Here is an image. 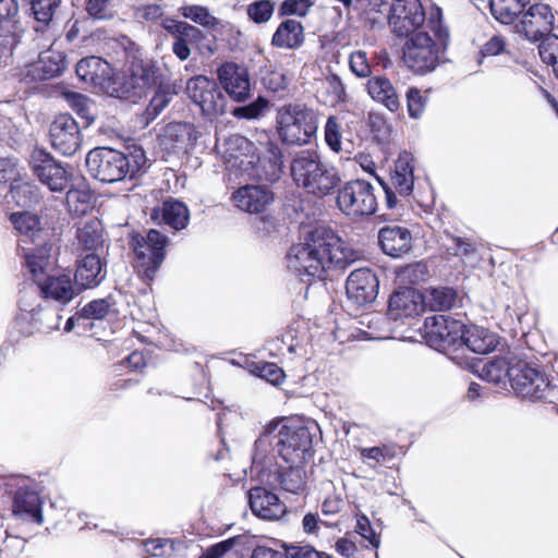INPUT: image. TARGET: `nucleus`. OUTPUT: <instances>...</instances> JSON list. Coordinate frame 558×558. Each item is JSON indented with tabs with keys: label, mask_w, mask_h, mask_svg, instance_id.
<instances>
[{
	"label": "nucleus",
	"mask_w": 558,
	"mask_h": 558,
	"mask_svg": "<svg viewBox=\"0 0 558 558\" xmlns=\"http://www.w3.org/2000/svg\"><path fill=\"white\" fill-rule=\"evenodd\" d=\"M332 229L318 226L310 230L304 240L291 246L288 267L299 276L324 278L331 269H343L359 258Z\"/></svg>",
	"instance_id": "nucleus-1"
},
{
	"label": "nucleus",
	"mask_w": 558,
	"mask_h": 558,
	"mask_svg": "<svg viewBox=\"0 0 558 558\" xmlns=\"http://www.w3.org/2000/svg\"><path fill=\"white\" fill-rule=\"evenodd\" d=\"M275 452L286 462L303 465L313 456V433L310 427L281 422L268 424L255 441L253 465L266 470Z\"/></svg>",
	"instance_id": "nucleus-2"
},
{
	"label": "nucleus",
	"mask_w": 558,
	"mask_h": 558,
	"mask_svg": "<svg viewBox=\"0 0 558 558\" xmlns=\"http://www.w3.org/2000/svg\"><path fill=\"white\" fill-rule=\"evenodd\" d=\"M428 28L407 36L403 47L404 64L417 74L433 71L439 60L440 49H445L449 39L447 27L441 22V11L436 8L429 15Z\"/></svg>",
	"instance_id": "nucleus-3"
},
{
	"label": "nucleus",
	"mask_w": 558,
	"mask_h": 558,
	"mask_svg": "<svg viewBox=\"0 0 558 558\" xmlns=\"http://www.w3.org/2000/svg\"><path fill=\"white\" fill-rule=\"evenodd\" d=\"M147 163L142 147H133L129 154L109 147H97L86 156L88 172L105 183H114L126 175L133 177Z\"/></svg>",
	"instance_id": "nucleus-4"
},
{
	"label": "nucleus",
	"mask_w": 558,
	"mask_h": 558,
	"mask_svg": "<svg viewBox=\"0 0 558 558\" xmlns=\"http://www.w3.org/2000/svg\"><path fill=\"white\" fill-rule=\"evenodd\" d=\"M290 173L299 187L316 197L329 195L341 181L337 168L323 161L319 154L311 149L293 157Z\"/></svg>",
	"instance_id": "nucleus-5"
},
{
	"label": "nucleus",
	"mask_w": 558,
	"mask_h": 558,
	"mask_svg": "<svg viewBox=\"0 0 558 558\" xmlns=\"http://www.w3.org/2000/svg\"><path fill=\"white\" fill-rule=\"evenodd\" d=\"M276 132L289 146H303L311 142L318 130V113L301 102L284 104L276 109Z\"/></svg>",
	"instance_id": "nucleus-6"
},
{
	"label": "nucleus",
	"mask_w": 558,
	"mask_h": 558,
	"mask_svg": "<svg viewBox=\"0 0 558 558\" xmlns=\"http://www.w3.org/2000/svg\"><path fill=\"white\" fill-rule=\"evenodd\" d=\"M464 324L450 316L438 315L425 319L426 343L444 354L448 355L457 364L461 365L460 345Z\"/></svg>",
	"instance_id": "nucleus-7"
},
{
	"label": "nucleus",
	"mask_w": 558,
	"mask_h": 558,
	"mask_svg": "<svg viewBox=\"0 0 558 558\" xmlns=\"http://www.w3.org/2000/svg\"><path fill=\"white\" fill-rule=\"evenodd\" d=\"M161 82V75L156 63L150 59H134L129 73L114 87L117 96L135 101Z\"/></svg>",
	"instance_id": "nucleus-8"
},
{
	"label": "nucleus",
	"mask_w": 558,
	"mask_h": 558,
	"mask_svg": "<svg viewBox=\"0 0 558 558\" xmlns=\"http://www.w3.org/2000/svg\"><path fill=\"white\" fill-rule=\"evenodd\" d=\"M339 209L353 219L368 217L377 209V197L374 186L365 180H352L338 191Z\"/></svg>",
	"instance_id": "nucleus-9"
},
{
	"label": "nucleus",
	"mask_w": 558,
	"mask_h": 558,
	"mask_svg": "<svg viewBox=\"0 0 558 558\" xmlns=\"http://www.w3.org/2000/svg\"><path fill=\"white\" fill-rule=\"evenodd\" d=\"M167 236L157 230H149L145 236L133 238V247L136 256L138 272L148 280H153L165 258Z\"/></svg>",
	"instance_id": "nucleus-10"
},
{
	"label": "nucleus",
	"mask_w": 558,
	"mask_h": 558,
	"mask_svg": "<svg viewBox=\"0 0 558 558\" xmlns=\"http://www.w3.org/2000/svg\"><path fill=\"white\" fill-rule=\"evenodd\" d=\"M428 19L420 0H393L389 25L393 34L407 37L428 28Z\"/></svg>",
	"instance_id": "nucleus-11"
},
{
	"label": "nucleus",
	"mask_w": 558,
	"mask_h": 558,
	"mask_svg": "<svg viewBox=\"0 0 558 558\" xmlns=\"http://www.w3.org/2000/svg\"><path fill=\"white\" fill-rule=\"evenodd\" d=\"M510 384L514 392L522 398L539 400L545 397L549 381L537 366L522 360L512 363Z\"/></svg>",
	"instance_id": "nucleus-12"
},
{
	"label": "nucleus",
	"mask_w": 558,
	"mask_h": 558,
	"mask_svg": "<svg viewBox=\"0 0 558 558\" xmlns=\"http://www.w3.org/2000/svg\"><path fill=\"white\" fill-rule=\"evenodd\" d=\"M514 29L530 41L544 39L555 29V15L551 8L545 3L530 5L514 25Z\"/></svg>",
	"instance_id": "nucleus-13"
},
{
	"label": "nucleus",
	"mask_w": 558,
	"mask_h": 558,
	"mask_svg": "<svg viewBox=\"0 0 558 558\" xmlns=\"http://www.w3.org/2000/svg\"><path fill=\"white\" fill-rule=\"evenodd\" d=\"M185 90L189 98L202 109L204 114L223 112L225 97L214 80L205 75L194 76L187 81Z\"/></svg>",
	"instance_id": "nucleus-14"
},
{
	"label": "nucleus",
	"mask_w": 558,
	"mask_h": 558,
	"mask_svg": "<svg viewBox=\"0 0 558 558\" xmlns=\"http://www.w3.org/2000/svg\"><path fill=\"white\" fill-rule=\"evenodd\" d=\"M218 149L230 167L242 171L254 169L262 162V158L256 155L254 143L239 134L226 138L221 145H218Z\"/></svg>",
	"instance_id": "nucleus-15"
},
{
	"label": "nucleus",
	"mask_w": 558,
	"mask_h": 558,
	"mask_svg": "<svg viewBox=\"0 0 558 558\" xmlns=\"http://www.w3.org/2000/svg\"><path fill=\"white\" fill-rule=\"evenodd\" d=\"M49 135L52 146L63 155L71 156L80 148L81 131L69 114H60L53 120Z\"/></svg>",
	"instance_id": "nucleus-16"
},
{
	"label": "nucleus",
	"mask_w": 558,
	"mask_h": 558,
	"mask_svg": "<svg viewBox=\"0 0 558 558\" xmlns=\"http://www.w3.org/2000/svg\"><path fill=\"white\" fill-rule=\"evenodd\" d=\"M378 278L369 268L353 270L345 282L348 298L357 305L372 303L378 294Z\"/></svg>",
	"instance_id": "nucleus-17"
},
{
	"label": "nucleus",
	"mask_w": 558,
	"mask_h": 558,
	"mask_svg": "<svg viewBox=\"0 0 558 558\" xmlns=\"http://www.w3.org/2000/svg\"><path fill=\"white\" fill-rule=\"evenodd\" d=\"M218 78L232 100L242 102L251 96L250 74L244 66L227 62L218 69Z\"/></svg>",
	"instance_id": "nucleus-18"
},
{
	"label": "nucleus",
	"mask_w": 558,
	"mask_h": 558,
	"mask_svg": "<svg viewBox=\"0 0 558 558\" xmlns=\"http://www.w3.org/2000/svg\"><path fill=\"white\" fill-rule=\"evenodd\" d=\"M34 173L39 181L52 192H61L68 185L65 169L44 150H34L32 154Z\"/></svg>",
	"instance_id": "nucleus-19"
},
{
	"label": "nucleus",
	"mask_w": 558,
	"mask_h": 558,
	"mask_svg": "<svg viewBox=\"0 0 558 558\" xmlns=\"http://www.w3.org/2000/svg\"><path fill=\"white\" fill-rule=\"evenodd\" d=\"M231 201L241 211L258 215L274 202V194L265 185L247 184L235 190Z\"/></svg>",
	"instance_id": "nucleus-20"
},
{
	"label": "nucleus",
	"mask_w": 558,
	"mask_h": 558,
	"mask_svg": "<svg viewBox=\"0 0 558 558\" xmlns=\"http://www.w3.org/2000/svg\"><path fill=\"white\" fill-rule=\"evenodd\" d=\"M106 265L102 254H84L77 262L74 274L77 290L93 289L99 286L107 276Z\"/></svg>",
	"instance_id": "nucleus-21"
},
{
	"label": "nucleus",
	"mask_w": 558,
	"mask_h": 558,
	"mask_svg": "<svg viewBox=\"0 0 558 558\" xmlns=\"http://www.w3.org/2000/svg\"><path fill=\"white\" fill-rule=\"evenodd\" d=\"M106 233L101 221L97 218L86 219L77 226L75 250L83 254H104Z\"/></svg>",
	"instance_id": "nucleus-22"
},
{
	"label": "nucleus",
	"mask_w": 558,
	"mask_h": 558,
	"mask_svg": "<svg viewBox=\"0 0 558 558\" xmlns=\"http://www.w3.org/2000/svg\"><path fill=\"white\" fill-rule=\"evenodd\" d=\"M287 464V466L279 465L272 470L270 468V463L264 471H262L260 466L255 468L260 473L267 472L266 481L269 484L279 485L284 492L300 495L305 490V472L303 471L302 465H294L292 463Z\"/></svg>",
	"instance_id": "nucleus-23"
},
{
	"label": "nucleus",
	"mask_w": 558,
	"mask_h": 558,
	"mask_svg": "<svg viewBox=\"0 0 558 558\" xmlns=\"http://www.w3.org/2000/svg\"><path fill=\"white\" fill-rule=\"evenodd\" d=\"M65 69V59L54 51L40 53L38 60L26 64L17 74L24 81H44L57 76Z\"/></svg>",
	"instance_id": "nucleus-24"
},
{
	"label": "nucleus",
	"mask_w": 558,
	"mask_h": 558,
	"mask_svg": "<svg viewBox=\"0 0 558 558\" xmlns=\"http://www.w3.org/2000/svg\"><path fill=\"white\" fill-rule=\"evenodd\" d=\"M248 504L252 512L264 520H278L287 511V507L278 496L265 487H253L248 492Z\"/></svg>",
	"instance_id": "nucleus-25"
},
{
	"label": "nucleus",
	"mask_w": 558,
	"mask_h": 558,
	"mask_svg": "<svg viewBox=\"0 0 558 558\" xmlns=\"http://www.w3.org/2000/svg\"><path fill=\"white\" fill-rule=\"evenodd\" d=\"M424 312L423 293L415 289L396 291L389 300L388 315L397 320L405 317H414Z\"/></svg>",
	"instance_id": "nucleus-26"
},
{
	"label": "nucleus",
	"mask_w": 558,
	"mask_h": 558,
	"mask_svg": "<svg viewBox=\"0 0 558 558\" xmlns=\"http://www.w3.org/2000/svg\"><path fill=\"white\" fill-rule=\"evenodd\" d=\"M379 244L383 252L389 256L398 257L411 248V232L400 226L385 227L379 231Z\"/></svg>",
	"instance_id": "nucleus-27"
},
{
	"label": "nucleus",
	"mask_w": 558,
	"mask_h": 558,
	"mask_svg": "<svg viewBox=\"0 0 558 558\" xmlns=\"http://www.w3.org/2000/svg\"><path fill=\"white\" fill-rule=\"evenodd\" d=\"M461 340L462 343L459 352L461 356L464 354L465 350L477 354H487L497 345L496 336L489 330L477 326H471L468 329L464 327Z\"/></svg>",
	"instance_id": "nucleus-28"
},
{
	"label": "nucleus",
	"mask_w": 558,
	"mask_h": 558,
	"mask_svg": "<svg viewBox=\"0 0 558 558\" xmlns=\"http://www.w3.org/2000/svg\"><path fill=\"white\" fill-rule=\"evenodd\" d=\"M13 513L22 520L43 524L44 517L39 495L32 490H17L13 501Z\"/></svg>",
	"instance_id": "nucleus-29"
},
{
	"label": "nucleus",
	"mask_w": 558,
	"mask_h": 558,
	"mask_svg": "<svg viewBox=\"0 0 558 558\" xmlns=\"http://www.w3.org/2000/svg\"><path fill=\"white\" fill-rule=\"evenodd\" d=\"M388 185L401 196H409L412 193L414 177L411 154L403 151L399 155Z\"/></svg>",
	"instance_id": "nucleus-30"
},
{
	"label": "nucleus",
	"mask_w": 558,
	"mask_h": 558,
	"mask_svg": "<svg viewBox=\"0 0 558 558\" xmlns=\"http://www.w3.org/2000/svg\"><path fill=\"white\" fill-rule=\"evenodd\" d=\"M366 87L373 100L381 104L391 112L399 110V95L389 78L383 75L374 76L368 80Z\"/></svg>",
	"instance_id": "nucleus-31"
},
{
	"label": "nucleus",
	"mask_w": 558,
	"mask_h": 558,
	"mask_svg": "<svg viewBox=\"0 0 558 558\" xmlns=\"http://www.w3.org/2000/svg\"><path fill=\"white\" fill-rule=\"evenodd\" d=\"M37 286L44 298L62 304L69 303L75 294V288L69 275L48 277L43 282H37Z\"/></svg>",
	"instance_id": "nucleus-32"
},
{
	"label": "nucleus",
	"mask_w": 558,
	"mask_h": 558,
	"mask_svg": "<svg viewBox=\"0 0 558 558\" xmlns=\"http://www.w3.org/2000/svg\"><path fill=\"white\" fill-rule=\"evenodd\" d=\"M193 126L187 123H171L159 136V144L168 153H178L193 141Z\"/></svg>",
	"instance_id": "nucleus-33"
},
{
	"label": "nucleus",
	"mask_w": 558,
	"mask_h": 558,
	"mask_svg": "<svg viewBox=\"0 0 558 558\" xmlns=\"http://www.w3.org/2000/svg\"><path fill=\"white\" fill-rule=\"evenodd\" d=\"M151 217L160 218L174 230H182L187 226L190 211L185 204L179 201H165L160 209H155Z\"/></svg>",
	"instance_id": "nucleus-34"
},
{
	"label": "nucleus",
	"mask_w": 558,
	"mask_h": 558,
	"mask_svg": "<svg viewBox=\"0 0 558 558\" xmlns=\"http://www.w3.org/2000/svg\"><path fill=\"white\" fill-rule=\"evenodd\" d=\"M11 221L16 231L23 236L22 243H37L46 240L45 232L40 227L38 217L32 213H14L11 215Z\"/></svg>",
	"instance_id": "nucleus-35"
},
{
	"label": "nucleus",
	"mask_w": 558,
	"mask_h": 558,
	"mask_svg": "<svg viewBox=\"0 0 558 558\" xmlns=\"http://www.w3.org/2000/svg\"><path fill=\"white\" fill-rule=\"evenodd\" d=\"M304 40V29L302 24L293 19L283 21L275 32L271 43L279 48L293 49L299 47Z\"/></svg>",
	"instance_id": "nucleus-36"
},
{
	"label": "nucleus",
	"mask_w": 558,
	"mask_h": 558,
	"mask_svg": "<svg viewBox=\"0 0 558 558\" xmlns=\"http://www.w3.org/2000/svg\"><path fill=\"white\" fill-rule=\"evenodd\" d=\"M76 74L84 82L102 84L110 75V66L101 58L90 56L77 62Z\"/></svg>",
	"instance_id": "nucleus-37"
},
{
	"label": "nucleus",
	"mask_w": 558,
	"mask_h": 558,
	"mask_svg": "<svg viewBox=\"0 0 558 558\" xmlns=\"http://www.w3.org/2000/svg\"><path fill=\"white\" fill-rule=\"evenodd\" d=\"M531 0H490V13L501 24H513Z\"/></svg>",
	"instance_id": "nucleus-38"
},
{
	"label": "nucleus",
	"mask_w": 558,
	"mask_h": 558,
	"mask_svg": "<svg viewBox=\"0 0 558 558\" xmlns=\"http://www.w3.org/2000/svg\"><path fill=\"white\" fill-rule=\"evenodd\" d=\"M424 311H449L457 303V293L452 288L441 287L427 290L424 294Z\"/></svg>",
	"instance_id": "nucleus-39"
},
{
	"label": "nucleus",
	"mask_w": 558,
	"mask_h": 558,
	"mask_svg": "<svg viewBox=\"0 0 558 558\" xmlns=\"http://www.w3.org/2000/svg\"><path fill=\"white\" fill-rule=\"evenodd\" d=\"M36 244V248L22 246L26 266L34 276H37L48 266L50 256V247L46 240L38 241Z\"/></svg>",
	"instance_id": "nucleus-40"
},
{
	"label": "nucleus",
	"mask_w": 558,
	"mask_h": 558,
	"mask_svg": "<svg viewBox=\"0 0 558 558\" xmlns=\"http://www.w3.org/2000/svg\"><path fill=\"white\" fill-rule=\"evenodd\" d=\"M514 361H508L504 357L489 361L483 366L481 376L494 384H500L506 378L510 380V373H512V363Z\"/></svg>",
	"instance_id": "nucleus-41"
},
{
	"label": "nucleus",
	"mask_w": 558,
	"mask_h": 558,
	"mask_svg": "<svg viewBox=\"0 0 558 558\" xmlns=\"http://www.w3.org/2000/svg\"><path fill=\"white\" fill-rule=\"evenodd\" d=\"M156 87L157 90L155 92L153 98L149 101V105L146 108V116L148 120L156 119L160 112L166 107H168L173 96L175 95V92L170 84H162L160 82Z\"/></svg>",
	"instance_id": "nucleus-42"
},
{
	"label": "nucleus",
	"mask_w": 558,
	"mask_h": 558,
	"mask_svg": "<svg viewBox=\"0 0 558 558\" xmlns=\"http://www.w3.org/2000/svg\"><path fill=\"white\" fill-rule=\"evenodd\" d=\"M322 84L326 93V102L335 106L347 100L345 86L337 74L327 75Z\"/></svg>",
	"instance_id": "nucleus-43"
},
{
	"label": "nucleus",
	"mask_w": 558,
	"mask_h": 558,
	"mask_svg": "<svg viewBox=\"0 0 558 558\" xmlns=\"http://www.w3.org/2000/svg\"><path fill=\"white\" fill-rule=\"evenodd\" d=\"M12 199L19 206L26 207L38 201L37 189L29 182H23L21 179L9 187Z\"/></svg>",
	"instance_id": "nucleus-44"
},
{
	"label": "nucleus",
	"mask_w": 558,
	"mask_h": 558,
	"mask_svg": "<svg viewBox=\"0 0 558 558\" xmlns=\"http://www.w3.org/2000/svg\"><path fill=\"white\" fill-rule=\"evenodd\" d=\"M161 26L165 31L174 37V40L178 38L182 39V37H201L202 35V32L197 27L190 25L186 22L177 21L171 17H163L161 20Z\"/></svg>",
	"instance_id": "nucleus-45"
},
{
	"label": "nucleus",
	"mask_w": 558,
	"mask_h": 558,
	"mask_svg": "<svg viewBox=\"0 0 558 558\" xmlns=\"http://www.w3.org/2000/svg\"><path fill=\"white\" fill-rule=\"evenodd\" d=\"M181 15L203 26H215L217 19L213 16L207 8L202 5H183L179 9Z\"/></svg>",
	"instance_id": "nucleus-46"
},
{
	"label": "nucleus",
	"mask_w": 558,
	"mask_h": 558,
	"mask_svg": "<svg viewBox=\"0 0 558 558\" xmlns=\"http://www.w3.org/2000/svg\"><path fill=\"white\" fill-rule=\"evenodd\" d=\"M324 137L327 146L333 153H340L342 150L341 145V124L337 117L330 116L328 117L325 128H324Z\"/></svg>",
	"instance_id": "nucleus-47"
},
{
	"label": "nucleus",
	"mask_w": 558,
	"mask_h": 558,
	"mask_svg": "<svg viewBox=\"0 0 558 558\" xmlns=\"http://www.w3.org/2000/svg\"><path fill=\"white\" fill-rule=\"evenodd\" d=\"M268 107L269 101L266 98L259 96L253 102L246 106L234 108L232 114L238 119L254 120L264 116Z\"/></svg>",
	"instance_id": "nucleus-48"
},
{
	"label": "nucleus",
	"mask_w": 558,
	"mask_h": 558,
	"mask_svg": "<svg viewBox=\"0 0 558 558\" xmlns=\"http://www.w3.org/2000/svg\"><path fill=\"white\" fill-rule=\"evenodd\" d=\"M65 201L70 211L75 214L85 213L90 201V192L86 187L70 189Z\"/></svg>",
	"instance_id": "nucleus-49"
},
{
	"label": "nucleus",
	"mask_w": 558,
	"mask_h": 558,
	"mask_svg": "<svg viewBox=\"0 0 558 558\" xmlns=\"http://www.w3.org/2000/svg\"><path fill=\"white\" fill-rule=\"evenodd\" d=\"M60 1L61 0H31L35 19L38 22L48 24L58 9Z\"/></svg>",
	"instance_id": "nucleus-50"
},
{
	"label": "nucleus",
	"mask_w": 558,
	"mask_h": 558,
	"mask_svg": "<svg viewBox=\"0 0 558 558\" xmlns=\"http://www.w3.org/2000/svg\"><path fill=\"white\" fill-rule=\"evenodd\" d=\"M452 245L447 250L461 259H473L476 256V244L466 238L451 236Z\"/></svg>",
	"instance_id": "nucleus-51"
},
{
	"label": "nucleus",
	"mask_w": 558,
	"mask_h": 558,
	"mask_svg": "<svg viewBox=\"0 0 558 558\" xmlns=\"http://www.w3.org/2000/svg\"><path fill=\"white\" fill-rule=\"evenodd\" d=\"M349 66L351 72L357 77L365 78L372 74L367 53L363 50H355L350 53Z\"/></svg>",
	"instance_id": "nucleus-52"
},
{
	"label": "nucleus",
	"mask_w": 558,
	"mask_h": 558,
	"mask_svg": "<svg viewBox=\"0 0 558 558\" xmlns=\"http://www.w3.org/2000/svg\"><path fill=\"white\" fill-rule=\"evenodd\" d=\"M274 3L269 0L255 1L247 7V15L255 23H266L274 13Z\"/></svg>",
	"instance_id": "nucleus-53"
},
{
	"label": "nucleus",
	"mask_w": 558,
	"mask_h": 558,
	"mask_svg": "<svg viewBox=\"0 0 558 558\" xmlns=\"http://www.w3.org/2000/svg\"><path fill=\"white\" fill-rule=\"evenodd\" d=\"M427 276V267L423 263H414L402 268L398 277L401 282L409 284H417L425 280Z\"/></svg>",
	"instance_id": "nucleus-54"
},
{
	"label": "nucleus",
	"mask_w": 558,
	"mask_h": 558,
	"mask_svg": "<svg viewBox=\"0 0 558 558\" xmlns=\"http://www.w3.org/2000/svg\"><path fill=\"white\" fill-rule=\"evenodd\" d=\"M20 180V170L15 160L0 157V186L11 187Z\"/></svg>",
	"instance_id": "nucleus-55"
},
{
	"label": "nucleus",
	"mask_w": 558,
	"mask_h": 558,
	"mask_svg": "<svg viewBox=\"0 0 558 558\" xmlns=\"http://www.w3.org/2000/svg\"><path fill=\"white\" fill-rule=\"evenodd\" d=\"M407 102L410 117L418 119L425 110L427 98L418 88L410 87L407 92Z\"/></svg>",
	"instance_id": "nucleus-56"
},
{
	"label": "nucleus",
	"mask_w": 558,
	"mask_h": 558,
	"mask_svg": "<svg viewBox=\"0 0 558 558\" xmlns=\"http://www.w3.org/2000/svg\"><path fill=\"white\" fill-rule=\"evenodd\" d=\"M539 56L545 63H557L558 35L549 34L538 46Z\"/></svg>",
	"instance_id": "nucleus-57"
},
{
	"label": "nucleus",
	"mask_w": 558,
	"mask_h": 558,
	"mask_svg": "<svg viewBox=\"0 0 558 558\" xmlns=\"http://www.w3.org/2000/svg\"><path fill=\"white\" fill-rule=\"evenodd\" d=\"M110 1L111 0H86L85 10L94 20H109L113 16Z\"/></svg>",
	"instance_id": "nucleus-58"
},
{
	"label": "nucleus",
	"mask_w": 558,
	"mask_h": 558,
	"mask_svg": "<svg viewBox=\"0 0 558 558\" xmlns=\"http://www.w3.org/2000/svg\"><path fill=\"white\" fill-rule=\"evenodd\" d=\"M110 306L111 304L106 299L95 300L82 308L81 316L88 319H101L108 314Z\"/></svg>",
	"instance_id": "nucleus-59"
},
{
	"label": "nucleus",
	"mask_w": 558,
	"mask_h": 558,
	"mask_svg": "<svg viewBox=\"0 0 558 558\" xmlns=\"http://www.w3.org/2000/svg\"><path fill=\"white\" fill-rule=\"evenodd\" d=\"M302 531L308 536H318L320 527H328L329 524L323 521L318 513L307 512L301 521Z\"/></svg>",
	"instance_id": "nucleus-60"
},
{
	"label": "nucleus",
	"mask_w": 558,
	"mask_h": 558,
	"mask_svg": "<svg viewBox=\"0 0 558 558\" xmlns=\"http://www.w3.org/2000/svg\"><path fill=\"white\" fill-rule=\"evenodd\" d=\"M257 369L258 376L272 385H279L284 378L283 371L274 363H265Z\"/></svg>",
	"instance_id": "nucleus-61"
},
{
	"label": "nucleus",
	"mask_w": 558,
	"mask_h": 558,
	"mask_svg": "<svg viewBox=\"0 0 558 558\" xmlns=\"http://www.w3.org/2000/svg\"><path fill=\"white\" fill-rule=\"evenodd\" d=\"M355 530L361 536L367 539L369 544H372L375 547H378L379 538L377 534L374 532L367 517L363 514L357 515Z\"/></svg>",
	"instance_id": "nucleus-62"
},
{
	"label": "nucleus",
	"mask_w": 558,
	"mask_h": 558,
	"mask_svg": "<svg viewBox=\"0 0 558 558\" xmlns=\"http://www.w3.org/2000/svg\"><path fill=\"white\" fill-rule=\"evenodd\" d=\"M286 556L288 558H327L324 553L317 551L310 545L290 546L287 549Z\"/></svg>",
	"instance_id": "nucleus-63"
},
{
	"label": "nucleus",
	"mask_w": 558,
	"mask_h": 558,
	"mask_svg": "<svg viewBox=\"0 0 558 558\" xmlns=\"http://www.w3.org/2000/svg\"><path fill=\"white\" fill-rule=\"evenodd\" d=\"M236 542L235 538H229L226 541H222L220 543H217L210 547H208L201 558H221L227 551H229L234 543Z\"/></svg>",
	"instance_id": "nucleus-64"
}]
</instances>
